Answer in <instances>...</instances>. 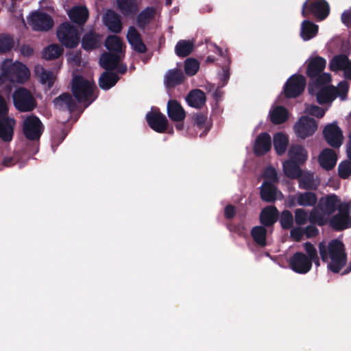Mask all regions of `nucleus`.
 Here are the masks:
<instances>
[{
	"mask_svg": "<svg viewBox=\"0 0 351 351\" xmlns=\"http://www.w3.org/2000/svg\"><path fill=\"white\" fill-rule=\"evenodd\" d=\"M145 118L149 128L158 133H164L168 128V120L158 108H152Z\"/></svg>",
	"mask_w": 351,
	"mask_h": 351,
	"instance_id": "11",
	"label": "nucleus"
},
{
	"mask_svg": "<svg viewBox=\"0 0 351 351\" xmlns=\"http://www.w3.org/2000/svg\"><path fill=\"white\" fill-rule=\"evenodd\" d=\"M299 188L304 190H316L318 187V183L314 178V175L311 173H302V176L298 178Z\"/></svg>",
	"mask_w": 351,
	"mask_h": 351,
	"instance_id": "43",
	"label": "nucleus"
},
{
	"mask_svg": "<svg viewBox=\"0 0 351 351\" xmlns=\"http://www.w3.org/2000/svg\"><path fill=\"white\" fill-rule=\"evenodd\" d=\"M126 38L135 51L139 53H145L147 52V46L143 42L140 33L134 26L129 27Z\"/></svg>",
	"mask_w": 351,
	"mask_h": 351,
	"instance_id": "17",
	"label": "nucleus"
},
{
	"mask_svg": "<svg viewBox=\"0 0 351 351\" xmlns=\"http://www.w3.org/2000/svg\"><path fill=\"white\" fill-rule=\"evenodd\" d=\"M14 125V119L0 120V138L5 142L10 141L13 137Z\"/></svg>",
	"mask_w": 351,
	"mask_h": 351,
	"instance_id": "30",
	"label": "nucleus"
},
{
	"mask_svg": "<svg viewBox=\"0 0 351 351\" xmlns=\"http://www.w3.org/2000/svg\"><path fill=\"white\" fill-rule=\"evenodd\" d=\"M317 208H313L308 215V221L313 225L323 226L326 223V219L323 213L318 211Z\"/></svg>",
	"mask_w": 351,
	"mask_h": 351,
	"instance_id": "49",
	"label": "nucleus"
},
{
	"mask_svg": "<svg viewBox=\"0 0 351 351\" xmlns=\"http://www.w3.org/2000/svg\"><path fill=\"white\" fill-rule=\"evenodd\" d=\"M276 187L271 182L265 180L261 188V198L265 202H273L276 199Z\"/></svg>",
	"mask_w": 351,
	"mask_h": 351,
	"instance_id": "33",
	"label": "nucleus"
},
{
	"mask_svg": "<svg viewBox=\"0 0 351 351\" xmlns=\"http://www.w3.org/2000/svg\"><path fill=\"white\" fill-rule=\"evenodd\" d=\"M104 24L108 30L114 34H119L121 32L123 25L120 15L114 10L108 9L103 16Z\"/></svg>",
	"mask_w": 351,
	"mask_h": 351,
	"instance_id": "15",
	"label": "nucleus"
},
{
	"mask_svg": "<svg viewBox=\"0 0 351 351\" xmlns=\"http://www.w3.org/2000/svg\"><path fill=\"white\" fill-rule=\"evenodd\" d=\"M265 179L270 182H277L278 181L276 170L273 167H268L264 171Z\"/></svg>",
	"mask_w": 351,
	"mask_h": 351,
	"instance_id": "56",
	"label": "nucleus"
},
{
	"mask_svg": "<svg viewBox=\"0 0 351 351\" xmlns=\"http://www.w3.org/2000/svg\"><path fill=\"white\" fill-rule=\"evenodd\" d=\"M117 6L124 16H132L136 13L138 7L136 0H117Z\"/></svg>",
	"mask_w": 351,
	"mask_h": 351,
	"instance_id": "39",
	"label": "nucleus"
},
{
	"mask_svg": "<svg viewBox=\"0 0 351 351\" xmlns=\"http://www.w3.org/2000/svg\"><path fill=\"white\" fill-rule=\"evenodd\" d=\"M329 224L336 231H341L351 228L350 204H339L338 213L330 218Z\"/></svg>",
	"mask_w": 351,
	"mask_h": 351,
	"instance_id": "7",
	"label": "nucleus"
},
{
	"mask_svg": "<svg viewBox=\"0 0 351 351\" xmlns=\"http://www.w3.org/2000/svg\"><path fill=\"white\" fill-rule=\"evenodd\" d=\"M279 211L275 206H267L260 213V223L264 227H272L278 220Z\"/></svg>",
	"mask_w": 351,
	"mask_h": 351,
	"instance_id": "18",
	"label": "nucleus"
},
{
	"mask_svg": "<svg viewBox=\"0 0 351 351\" xmlns=\"http://www.w3.org/2000/svg\"><path fill=\"white\" fill-rule=\"evenodd\" d=\"M306 84L305 77L300 74L292 75L284 86V94L285 97L296 98L304 90Z\"/></svg>",
	"mask_w": 351,
	"mask_h": 351,
	"instance_id": "8",
	"label": "nucleus"
},
{
	"mask_svg": "<svg viewBox=\"0 0 351 351\" xmlns=\"http://www.w3.org/2000/svg\"><path fill=\"white\" fill-rule=\"evenodd\" d=\"M270 121L274 124H281L285 123L289 117L287 109L282 106L275 107L269 114Z\"/></svg>",
	"mask_w": 351,
	"mask_h": 351,
	"instance_id": "37",
	"label": "nucleus"
},
{
	"mask_svg": "<svg viewBox=\"0 0 351 351\" xmlns=\"http://www.w3.org/2000/svg\"><path fill=\"white\" fill-rule=\"evenodd\" d=\"M105 47L110 51L119 54L122 51L123 43L119 36L110 35L105 40Z\"/></svg>",
	"mask_w": 351,
	"mask_h": 351,
	"instance_id": "45",
	"label": "nucleus"
},
{
	"mask_svg": "<svg viewBox=\"0 0 351 351\" xmlns=\"http://www.w3.org/2000/svg\"><path fill=\"white\" fill-rule=\"evenodd\" d=\"M8 108L4 97L0 95V120H3L4 119H11L8 116Z\"/></svg>",
	"mask_w": 351,
	"mask_h": 351,
	"instance_id": "59",
	"label": "nucleus"
},
{
	"mask_svg": "<svg viewBox=\"0 0 351 351\" xmlns=\"http://www.w3.org/2000/svg\"><path fill=\"white\" fill-rule=\"evenodd\" d=\"M35 73L39 77L41 84L47 85L48 88H51L53 86L56 77L53 71L47 70L43 66H36Z\"/></svg>",
	"mask_w": 351,
	"mask_h": 351,
	"instance_id": "36",
	"label": "nucleus"
},
{
	"mask_svg": "<svg viewBox=\"0 0 351 351\" xmlns=\"http://www.w3.org/2000/svg\"><path fill=\"white\" fill-rule=\"evenodd\" d=\"M102 43V36L94 31L85 33L81 40L82 47L86 51L99 48Z\"/></svg>",
	"mask_w": 351,
	"mask_h": 351,
	"instance_id": "22",
	"label": "nucleus"
},
{
	"mask_svg": "<svg viewBox=\"0 0 351 351\" xmlns=\"http://www.w3.org/2000/svg\"><path fill=\"white\" fill-rule=\"evenodd\" d=\"M308 112L311 115L319 119L322 118L325 114V110L322 108L315 105L310 107Z\"/></svg>",
	"mask_w": 351,
	"mask_h": 351,
	"instance_id": "62",
	"label": "nucleus"
},
{
	"mask_svg": "<svg viewBox=\"0 0 351 351\" xmlns=\"http://www.w3.org/2000/svg\"><path fill=\"white\" fill-rule=\"evenodd\" d=\"M169 119L176 122L183 121L186 117V112L180 103L176 99H170L167 106Z\"/></svg>",
	"mask_w": 351,
	"mask_h": 351,
	"instance_id": "21",
	"label": "nucleus"
},
{
	"mask_svg": "<svg viewBox=\"0 0 351 351\" xmlns=\"http://www.w3.org/2000/svg\"><path fill=\"white\" fill-rule=\"evenodd\" d=\"M312 80V82L310 84L309 86H313L315 88H319L322 86H324L328 84L331 80V75L330 73H321L318 74V75L315 76ZM311 87L308 88V90L310 91Z\"/></svg>",
	"mask_w": 351,
	"mask_h": 351,
	"instance_id": "51",
	"label": "nucleus"
},
{
	"mask_svg": "<svg viewBox=\"0 0 351 351\" xmlns=\"http://www.w3.org/2000/svg\"><path fill=\"white\" fill-rule=\"evenodd\" d=\"M298 206L304 207L314 206L317 202V195L311 191L298 193Z\"/></svg>",
	"mask_w": 351,
	"mask_h": 351,
	"instance_id": "42",
	"label": "nucleus"
},
{
	"mask_svg": "<svg viewBox=\"0 0 351 351\" xmlns=\"http://www.w3.org/2000/svg\"><path fill=\"white\" fill-rule=\"evenodd\" d=\"M42 126L43 124L38 117L29 115L23 122V134L29 140H37L42 134Z\"/></svg>",
	"mask_w": 351,
	"mask_h": 351,
	"instance_id": "12",
	"label": "nucleus"
},
{
	"mask_svg": "<svg viewBox=\"0 0 351 351\" xmlns=\"http://www.w3.org/2000/svg\"><path fill=\"white\" fill-rule=\"evenodd\" d=\"M349 58L345 54L335 56L329 63V69L331 71L337 72L344 71L346 64L348 63Z\"/></svg>",
	"mask_w": 351,
	"mask_h": 351,
	"instance_id": "44",
	"label": "nucleus"
},
{
	"mask_svg": "<svg viewBox=\"0 0 351 351\" xmlns=\"http://www.w3.org/2000/svg\"><path fill=\"white\" fill-rule=\"evenodd\" d=\"M119 80V75L112 71H104L99 78V87L105 90H109Z\"/></svg>",
	"mask_w": 351,
	"mask_h": 351,
	"instance_id": "31",
	"label": "nucleus"
},
{
	"mask_svg": "<svg viewBox=\"0 0 351 351\" xmlns=\"http://www.w3.org/2000/svg\"><path fill=\"white\" fill-rule=\"evenodd\" d=\"M12 101L15 108L21 112H31L37 106V101L34 95L25 87H19L14 91Z\"/></svg>",
	"mask_w": 351,
	"mask_h": 351,
	"instance_id": "4",
	"label": "nucleus"
},
{
	"mask_svg": "<svg viewBox=\"0 0 351 351\" xmlns=\"http://www.w3.org/2000/svg\"><path fill=\"white\" fill-rule=\"evenodd\" d=\"M289 160L303 165L308 158V152L300 145H292L288 150Z\"/></svg>",
	"mask_w": 351,
	"mask_h": 351,
	"instance_id": "27",
	"label": "nucleus"
},
{
	"mask_svg": "<svg viewBox=\"0 0 351 351\" xmlns=\"http://www.w3.org/2000/svg\"><path fill=\"white\" fill-rule=\"evenodd\" d=\"M271 147V139L267 132L258 134L254 145V152L256 156H261L266 154Z\"/></svg>",
	"mask_w": 351,
	"mask_h": 351,
	"instance_id": "20",
	"label": "nucleus"
},
{
	"mask_svg": "<svg viewBox=\"0 0 351 351\" xmlns=\"http://www.w3.org/2000/svg\"><path fill=\"white\" fill-rule=\"evenodd\" d=\"M337 158L334 150L330 148L324 149L319 154L318 162L325 170L332 169L337 163Z\"/></svg>",
	"mask_w": 351,
	"mask_h": 351,
	"instance_id": "24",
	"label": "nucleus"
},
{
	"mask_svg": "<svg viewBox=\"0 0 351 351\" xmlns=\"http://www.w3.org/2000/svg\"><path fill=\"white\" fill-rule=\"evenodd\" d=\"M349 86L347 82H339L337 88H335V93H337L341 98H344L348 92Z\"/></svg>",
	"mask_w": 351,
	"mask_h": 351,
	"instance_id": "57",
	"label": "nucleus"
},
{
	"mask_svg": "<svg viewBox=\"0 0 351 351\" xmlns=\"http://www.w3.org/2000/svg\"><path fill=\"white\" fill-rule=\"evenodd\" d=\"M279 221L283 230H290L293 226V217L291 211L284 210L279 213Z\"/></svg>",
	"mask_w": 351,
	"mask_h": 351,
	"instance_id": "48",
	"label": "nucleus"
},
{
	"mask_svg": "<svg viewBox=\"0 0 351 351\" xmlns=\"http://www.w3.org/2000/svg\"><path fill=\"white\" fill-rule=\"evenodd\" d=\"M267 229L263 226H254L251 230V236L254 241L261 247H265L267 245Z\"/></svg>",
	"mask_w": 351,
	"mask_h": 351,
	"instance_id": "40",
	"label": "nucleus"
},
{
	"mask_svg": "<svg viewBox=\"0 0 351 351\" xmlns=\"http://www.w3.org/2000/svg\"><path fill=\"white\" fill-rule=\"evenodd\" d=\"M95 84L82 75H76L72 80L71 92L80 103H85L88 107L95 99L93 97Z\"/></svg>",
	"mask_w": 351,
	"mask_h": 351,
	"instance_id": "3",
	"label": "nucleus"
},
{
	"mask_svg": "<svg viewBox=\"0 0 351 351\" xmlns=\"http://www.w3.org/2000/svg\"><path fill=\"white\" fill-rule=\"evenodd\" d=\"M294 220L298 226L304 225L308 221V215L304 208H297L294 212Z\"/></svg>",
	"mask_w": 351,
	"mask_h": 351,
	"instance_id": "54",
	"label": "nucleus"
},
{
	"mask_svg": "<svg viewBox=\"0 0 351 351\" xmlns=\"http://www.w3.org/2000/svg\"><path fill=\"white\" fill-rule=\"evenodd\" d=\"M199 64L197 60L193 58H188L184 62V71L189 76H193L199 70Z\"/></svg>",
	"mask_w": 351,
	"mask_h": 351,
	"instance_id": "53",
	"label": "nucleus"
},
{
	"mask_svg": "<svg viewBox=\"0 0 351 351\" xmlns=\"http://www.w3.org/2000/svg\"><path fill=\"white\" fill-rule=\"evenodd\" d=\"M88 10L86 7L75 6L68 13L71 21L77 25H84L88 19Z\"/></svg>",
	"mask_w": 351,
	"mask_h": 351,
	"instance_id": "28",
	"label": "nucleus"
},
{
	"mask_svg": "<svg viewBox=\"0 0 351 351\" xmlns=\"http://www.w3.org/2000/svg\"><path fill=\"white\" fill-rule=\"evenodd\" d=\"M193 49L194 43L192 41L189 40H180L175 47V52L178 56L184 58L190 55Z\"/></svg>",
	"mask_w": 351,
	"mask_h": 351,
	"instance_id": "41",
	"label": "nucleus"
},
{
	"mask_svg": "<svg viewBox=\"0 0 351 351\" xmlns=\"http://www.w3.org/2000/svg\"><path fill=\"white\" fill-rule=\"evenodd\" d=\"M326 60L321 56H315L310 59L306 69V75L313 80L315 76L322 73L326 68Z\"/></svg>",
	"mask_w": 351,
	"mask_h": 351,
	"instance_id": "25",
	"label": "nucleus"
},
{
	"mask_svg": "<svg viewBox=\"0 0 351 351\" xmlns=\"http://www.w3.org/2000/svg\"><path fill=\"white\" fill-rule=\"evenodd\" d=\"M56 108L63 111L74 112L77 110V104L69 93H64L56 97L53 101Z\"/></svg>",
	"mask_w": 351,
	"mask_h": 351,
	"instance_id": "16",
	"label": "nucleus"
},
{
	"mask_svg": "<svg viewBox=\"0 0 351 351\" xmlns=\"http://www.w3.org/2000/svg\"><path fill=\"white\" fill-rule=\"evenodd\" d=\"M300 164L289 159L283 162V171L285 174L289 178L295 179L302 176V170Z\"/></svg>",
	"mask_w": 351,
	"mask_h": 351,
	"instance_id": "34",
	"label": "nucleus"
},
{
	"mask_svg": "<svg viewBox=\"0 0 351 351\" xmlns=\"http://www.w3.org/2000/svg\"><path fill=\"white\" fill-rule=\"evenodd\" d=\"M303 230L304 234H305L306 238L308 239L315 237L317 236L319 234L318 228L315 226V225L311 223L305 227V228L303 229Z\"/></svg>",
	"mask_w": 351,
	"mask_h": 351,
	"instance_id": "60",
	"label": "nucleus"
},
{
	"mask_svg": "<svg viewBox=\"0 0 351 351\" xmlns=\"http://www.w3.org/2000/svg\"><path fill=\"white\" fill-rule=\"evenodd\" d=\"M219 80H220V87H223L226 85L228 83L229 79H230V71L228 68L223 67V71L221 74L219 75Z\"/></svg>",
	"mask_w": 351,
	"mask_h": 351,
	"instance_id": "63",
	"label": "nucleus"
},
{
	"mask_svg": "<svg viewBox=\"0 0 351 351\" xmlns=\"http://www.w3.org/2000/svg\"><path fill=\"white\" fill-rule=\"evenodd\" d=\"M119 62V55L112 52H104L99 58L100 66L106 71L115 69Z\"/></svg>",
	"mask_w": 351,
	"mask_h": 351,
	"instance_id": "29",
	"label": "nucleus"
},
{
	"mask_svg": "<svg viewBox=\"0 0 351 351\" xmlns=\"http://www.w3.org/2000/svg\"><path fill=\"white\" fill-rule=\"evenodd\" d=\"M330 13V6L326 0H306L302 5L303 17L313 15L319 21L324 20Z\"/></svg>",
	"mask_w": 351,
	"mask_h": 351,
	"instance_id": "6",
	"label": "nucleus"
},
{
	"mask_svg": "<svg viewBox=\"0 0 351 351\" xmlns=\"http://www.w3.org/2000/svg\"><path fill=\"white\" fill-rule=\"evenodd\" d=\"M335 90L334 87L322 88L316 95L317 101L319 104H324L332 101L334 99Z\"/></svg>",
	"mask_w": 351,
	"mask_h": 351,
	"instance_id": "46",
	"label": "nucleus"
},
{
	"mask_svg": "<svg viewBox=\"0 0 351 351\" xmlns=\"http://www.w3.org/2000/svg\"><path fill=\"white\" fill-rule=\"evenodd\" d=\"M318 25L311 21L304 20L302 22L300 36L306 41L313 38L318 33Z\"/></svg>",
	"mask_w": 351,
	"mask_h": 351,
	"instance_id": "32",
	"label": "nucleus"
},
{
	"mask_svg": "<svg viewBox=\"0 0 351 351\" xmlns=\"http://www.w3.org/2000/svg\"><path fill=\"white\" fill-rule=\"evenodd\" d=\"M156 10L153 7H147L142 10L137 16L136 24L141 29H145V27L154 18Z\"/></svg>",
	"mask_w": 351,
	"mask_h": 351,
	"instance_id": "38",
	"label": "nucleus"
},
{
	"mask_svg": "<svg viewBox=\"0 0 351 351\" xmlns=\"http://www.w3.org/2000/svg\"><path fill=\"white\" fill-rule=\"evenodd\" d=\"M318 249L322 261L328 263V269L332 273L338 274L346 265L347 254L342 241L333 239L327 245L322 241L318 244Z\"/></svg>",
	"mask_w": 351,
	"mask_h": 351,
	"instance_id": "1",
	"label": "nucleus"
},
{
	"mask_svg": "<svg viewBox=\"0 0 351 351\" xmlns=\"http://www.w3.org/2000/svg\"><path fill=\"white\" fill-rule=\"evenodd\" d=\"M14 41L12 36L6 34H0V53L10 51L14 47Z\"/></svg>",
	"mask_w": 351,
	"mask_h": 351,
	"instance_id": "52",
	"label": "nucleus"
},
{
	"mask_svg": "<svg viewBox=\"0 0 351 351\" xmlns=\"http://www.w3.org/2000/svg\"><path fill=\"white\" fill-rule=\"evenodd\" d=\"M317 130V121L308 116H302L293 126L295 135L302 139L313 136Z\"/></svg>",
	"mask_w": 351,
	"mask_h": 351,
	"instance_id": "10",
	"label": "nucleus"
},
{
	"mask_svg": "<svg viewBox=\"0 0 351 351\" xmlns=\"http://www.w3.org/2000/svg\"><path fill=\"white\" fill-rule=\"evenodd\" d=\"M289 145V138L287 135L282 132H278L274 136V147L278 156L283 155Z\"/></svg>",
	"mask_w": 351,
	"mask_h": 351,
	"instance_id": "35",
	"label": "nucleus"
},
{
	"mask_svg": "<svg viewBox=\"0 0 351 351\" xmlns=\"http://www.w3.org/2000/svg\"><path fill=\"white\" fill-rule=\"evenodd\" d=\"M193 119L195 125H196L199 128L202 129L204 127L205 123L207 120V116L206 114L200 112L195 114L193 117Z\"/></svg>",
	"mask_w": 351,
	"mask_h": 351,
	"instance_id": "58",
	"label": "nucleus"
},
{
	"mask_svg": "<svg viewBox=\"0 0 351 351\" xmlns=\"http://www.w3.org/2000/svg\"><path fill=\"white\" fill-rule=\"evenodd\" d=\"M184 80L185 76L180 69H169L164 77V83L167 88H173L182 84Z\"/></svg>",
	"mask_w": 351,
	"mask_h": 351,
	"instance_id": "23",
	"label": "nucleus"
},
{
	"mask_svg": "<svg viewBox=\"0 0 351 351\" xmlns=\"http://www.w3.org/2000/svg\"><path fill=\"white\" fill-rule=\"evenodd\" d=\"M30 77L27 66L20 62L5 64L0 72V85L5 82L25 83Z\"/></svg>",
	"mask_w": 351,
	"mask_h": 351,
	"instance_id": "2",
	"label": "nucleus"
},
{
	"mask_svg": "<svg viewBox=\"0 0 351 351\" xmlns=\"http://www.w3.org/2000/svg\"><path fill=\"white\" fill-rule=\"evenodd\" d=\"M323 136L327 143L333 148H339L342 145L343 132L336 122L328 124L324 127Z\"/></svg>",
	"mask_w": 351,
	"mask_h": 351,
	"instance_id": "13",
	"label": "nucleus"
},
{
	"mask_svg": "<svg viewBox=\"0 0 351 351\" xmlns=\"http://www.w3.org/2000/svg\"><path fill=\"white\" fill-rule=\"evenodd\" d=\"M340 204V199L335 194H331L322 197L319 199L317 208L322 210L324 214L330 215L338 209Z\"/></svg>",
	"mask_w": 351,
	"mask_h": 351,
	"instance_id": "19",
	"label": "nucleus"
},
{
	"mask_svg": "<svg viewBox=\"0 0 351 351\" xmlns=\"http://www.w3.org/2000/svg\"><path fill=\"white\" fill-rule=\"evenodd\" d=\"M304 249L305 252L310 256L311 266L313 265V263H314L317 267L319 266V258L315 247L311 242L307 241L304 243Z\"/></svg>",
	"mask_w": 351,
	"mask_h": 351,
	"instance_id": "50",
	"label": "nucleus"
},
{
	"mask_svg": "<svg viewBox=\"0 0 351 351\" xmlns=\"http://www.w3.org/2000/svg\"><path fill=\"white\" fill-rule=\"evenodd\" d=\"M63 53V49L58 44H52L45 47L43 52V57L46 60L58 58Z\"/></svg>",
	"mask_w": 351,
	"mask_h": 351,
	"instance_id": "47",
	"label": "nucleus"
},
{
	"mask_svg": "<svg viewBox=\"0 0 351 351\" xmlns=\"http://www.w3.org/2000/svg\"><path fill=\"white\" fill-rule=\"evenodd\" d=\"M341 21L347 27H351V10H346L342 13Z\"/></svg>",
	"mask_w": 351,
	"mask_h": 351,
	"instance_id": "64",
	"label": "nucleus"
},
{
	"mask_svg": "<svg viewBox=\"0 0 351 351\" xmlns=\"http://www.w3.org/2000/svg\"><path fill=\"white\" fill-rule=\"evenodd\" d=\"M186 100L191 107L201 109L206 104V97L202 90L193 89L189 93Z\"/></svg>",
	"mask_w": 351,
	"mask_h": 351,
	"instance_id": "26",
	"label": "nucleus"
},
{
	"mask_svg": "<svg viewBox=\"0 0 351 351\" xmlns=\"http://www.w3.org/2000/svg\"><path fill=\"white\" fill-rule=\"evenodd\" d=\"M27 22L34 31L47 32L53 26V20L48 14L35 10L27 18Z\"/></svg>",
	"mask_w": 351,
	"mask_h": 351,
	"instance_id": "9",
	"label": "nucleus"
},
{
	"mask_svg": "<svg viewBox=\"0 0 351 351\" xmlns=\"http://www.w3.org/2000/svg\"><path fill=\"white\" fill-rule=\"evenodd\" d=\"M60 43L67 49L75 48L80 43L77 28L69 22L61 23L56 32Z\"/></svg>",
	"mask_w": 351,
	"mask_h": 351,
	"instance_id": "5",
	"label": "nucleus"
},
{
	"mask_svg": "<svg viewBox=\"0 0 351 351\" xmlns=\"http://www.w3.org/2000/svg\"><path fill=\"white\" fill-rule=\"evenodd\" d=\"M289 265L298 274H306L311 269L310 256L306 253L297 252L290 258Z\"/></svg>",
	"mask_w": 351,
	"mask_h": 351,
	"instance_id": "14",
	"label": "nucleus"
},
{
	"mask_svg": "<svg viewBox=\"0 0 351 351\" xmlns=\"http://www.w3.org/2000/svg\"><path fill=\"white\" fill-rule=\"evenodd\" d=\"M338 174L342 179H347L351 175V162H341L338 167Z\"/></svg>",
	"mask_w": 351,
	"mask_h": 351,
	"instance_id": "55",
	"label": "nucleus"
},
{
	"mask_svg": "<svg viewBox=\"0 0 351 351\" xmlns=\"http://www.w3.org/2000/svg\"><path fill=\"white\" fill-rule=\"evenodd\" d=\"M304 235V230L300 227L292 228L290 232L291 237L297 242H299L302 239Z\"/></svg>",
	"mask_w": 351,
	"mask_h": 351,
	"instance_id": "61",
	"label": "nucleus"
}]
</instances>
